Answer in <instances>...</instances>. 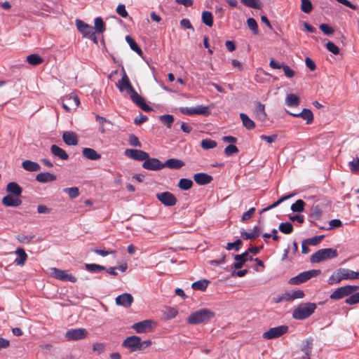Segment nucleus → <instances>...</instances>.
Returning <instances> with one entry per match:
<instances>
[{
	"label": "nucleus",
	"mask_w": 359,
	"mask_h": 359,
	"mask_svg": "<svg viewBox=\"0 0 359 359\" xmlns=\"http://www.w3.org/2000/svg\"><path fill=\"white\" fill-rule=\"evenodd\" d=\"M116 86L121 92L126 90L131 100L142 110L146 112L152 111V108L144 102L143 97L135 90L124 70L122 78L118 81Z\"/></svg>",
	"instance_id": "nucleus-1"
},
{
	"label": "nucleus",
	"mask_w": 359,
	"mask_h": 359,
	"mask_svg": "<svg viewBox=\"0 0 359 359\" xmlns=\"http://www.w3.org/2000/svg\"><path fill=\"white\" fill-rule=\"evenodd\" d=\"M359 279V272L348 269L340 268L334 271L328 278L329 285L339 283L343 280Z\"/></svg>",
	"instance_id": "nucleus-2"
},
{
	"label": "nucleus",
	"mask_w": 359,
	"mask_h": 359,
	"mask_svg": "<svg viewBox=\"0 0 359 359\" xmlns=\"http://www.w3.org/2000/svg\"><path fill=\"white\" fill-rule=\"evenodd\" d=\"M215 316V313L208 309H201L192 313L187 318L188 323L196 325L206 323Z\"/></svg>",
	"instance_id": "nucleus-3"
},
{
	"label": "nucleus",
	"mask_w": 359,
	"mask_h": 359,
	"mask_svg": "<svg viewBox=\"0 0 359 359\" xmlns=\"http://www.w3.org/2000/svg\"><path fill=\"white\" fill-rule=\"evenodd\" d=\"M316 304L308 302L299 304L292 312V318L296 320H304L310 317L316 311Z\"/></svg>",
	"instance_id": "nucleus-4"
},
{
	"label": "nucleus",
	"mask_w": 359,
	"mask_h": 359,
	"mask_svg": "<svg viewBox=\"0 0 359 359\" xmlns=\"http://www.w3.org/2000/svg\"><path fill=\"white\" fill-rule=\"evenodd\" d=\"M337 256L338 253L335 249H320L311 256L310 261L312 263H319L327 259L335 258Z\"/></svg>",
	"instance_id": "nucleus-5"
},
{
	"label": "nucleus",
	"mask_w": 359,
	"mask_h": 359,
	"mask_svg": "<svg viewBox=\"0 0 359 359\" xmlns=\"http://www.w3.org/2000/svg\"><path fill=\"white\" fill-rule=\"evenodd\" d=\"M320 270L312 269L306 271L302 272L297 276L291 278L289 280V283L291 285H299L306 282L313 277H316L320 273Z\"/></svg>",
	"instance_id": "nucleus-6"
},
{
	"label": "nucleus",
	"mask_w": 359,
	"mask_h": 359,
	"mask_svg": "<svg viewBox=\"0 0 359 359\" xmlns=\"http://www.w3.org/2000/svg\"><path fill=\"white\" fill-rule=\"evenodd\" d=\"M359 289L356 285H346L338 287L330 296V299L338 300L353 294Z\"/></svg>",
	"instance_id": "nucleus-7"
},
{
	"label": "nucleus",
	"mask_w": 359,
	"mask_h": 359,
	"mask_svg": "<svg viewBox=\"0 0 359 359\" xmlns=\"http://www.w3.org/2000/svg\"><path fill=\"white\" fill-rule=\"evenodd\" d=\"M50 271L51 276L57 280L71 283H76L77 281V278L72 273H69L67 270L52 268Z\"/></svg>",
	"instance_id": "nucleus-8"
},
{
	"label": "nucleus",
	"mask_w": 359,
	"mask_h": 359,
	"mask_svg": "<svg viewBox=\"0 0 359 359\" xmlns=\"http://www.w3.org/2000/svg\"><path fill=\"white\" fill-rule=\"evenodd\" d=\"M76 25L79 32H81L84 37L93 39L95 41H96L94 28L91 25L85 23L81 20H76Z\"/></svg>",
	"instance_id": "nucleus-9"
},
{
	"label": "nucleus",
	"mask_w": 359,
	"mask_h": 359,
	"mask_svg": "<svg viewBox=\"0 0 359 359\" xmlns=\"http://www.w3.org/2000/svg\"><path fill=\"white\" fill-rule=\"evenodd\" d=\"M288 330L287 325H280L270 328L268 331L262 334L264 339H273L281 337L285 334Z\"/></svg>",
	"instance_id": "nucleus-10"
},
{
	"label": "nucleus",
	"mask_w": 359,
	"mask_h": 359,
	"mask_svg": "<svg viewBox=\"0 0 359 359\" xmlns=\"http://www.w3.org/2000/svg\"><path fill=\"white\" fill-rule=\"evenodd\" d=\"M88 332L85 328L71 329L65 333V337L68 341H76L85 339Z\"/></svg>",
	"instance_id": "nucleus-11"
},
{
	"label": "nucleus",
	"mask_w": 359,
	"mask_h": 359,
	"mask_svg": "<svg viewBox=\"0 0 359 359\" xmlns=\"http://www.w3.org/2000/svg\"><path fill=\"white\" fill-rule=\"evenodd\" d=\"M62 102V107L67 111L75 109L80 104L79 97L74 94L65 96Z\"/></svg>",
	"instance_id": "nucleus-12"
},
{
	"label": "nucleus",
	"mask_w": 359,
	"mask_h": 359,
	"mask_svg": "<svg viewBox=\"0 0 359 359\" xmlns=\"http://www.w3.org/2000/svg\"><path fill=\"white\" fill-rule=\"evenodd\" d=\"M180 111L184 114L189 116L200 114L207 116L210 114V111L209 110L208 107L203 105H198L196 107L192 108H181Z\"/></svg>",
	"instance_id": "nucleus-13"
},
{
	"label": "nucleus",
	"mask_w": 359,
	"mask_h": 359,
	"mask_svg": "<svg viewBox=\"0 0 359 359\" xmlns=\"http://www.w3.org/2000/svg\"><path fill=\"white\" fill-rule=\"evenodd\" d=\"M156 196V198L165 206H174L177 202L174 194L169 191L158 193Z\"/></svg>",
	"instance_id": "nucleus-14"
},
{
	"label": "nucleus",
	"mask_w": 359,
	"mask_h": 359,
	"mask_svg": "<svg viewBox=\"0 0 359 359\" xmlns=\"http://www.w3.org/2000/svg\"><path fill=\"white\" fill-rule=\"evenodd\" d=\"M139 345H140V337L136 335L128 337L122 343V346L130 349L131 352L139 351Z\"/></svg>",
	"instance_id": "nucleus-15"
},
{
	"label": "nucleus",
	"mask_w": 359,
	"mask_h": 359,
	"mask_svg": "<svg viewBox=\"0 0 359 359\" xmlns=\"http://www.w3.org/2000/svg\"><path fill=\"white\" fill-rule=\"evenodd\" d=\"M154 322L151 320H144L133 324L132 327L137 333H147L152 330Z\"/></svg>",
	"instance_id": "nucleus-16"
},
{
	"label": "nucleus",
	"mask_w": 359,
	"mask_h": 359,
	"mask_svg": "<svg viewBox=\"0 0 359 359\" xmlns=\"http://www.w3.org/2000/svg\"><path fill=\"white\" fill-rule=\"evenodd\" d=\"M125 154L128 158L139 161H144L147 158H149V154L142 150L127 149L125 151Z\"/></svg>",
	"instance_id": "nucleus-17"
},
{
	"label": "nucleus",
	"mask_w": 359,
	"mask_h": 359,
	"mask_svg": "<svg viewBox=\"0 0 359 359\" xmlns=\"http://www.w3.org/2000/svg\"><path fill=\"white\" fill-rule=\"evenodd\" d=\"M142 167L148 170H160L163 168V163L161 162L160 160L156 158H151L149 156V158H147L143 164Z\"/></svg>",
	"instance_id": "nucleus-18"
},
{
	"label": "nucleus",
	"mask_w": 359,
	"mask_h": 359,
	"mask_svg": "<svg viewBox=\"0 0 359 359\" xmlns=\"http://www.w3.org/2000/svg\"><path fill=\"white\" fill-rule=\"evenodd\" d=\"M269 66L272 69H283L284 74L287 78H292L294 76V72L287 65L280 64L274 59H271Z\"/></svg>",
	"instance_id": "nucleus-19"
},
{
	"label": "nucleus",
	"mask_w": 359,
	"mask_h": 359,
	"mask_svg": "<svg viewBox=\"0 0 359 359\" xmlns=\"http://www.w3.org/2000/svg\"><path fill=\"white\" fill-rule=\"evenodd\" d=\"M236 262L233 264V267L236 269H241L245 262L248 260L252 261V257L248 254V252H245L241 255H234Z\"/></svg>",
	"instance_id": "nucleus-20"
},
{
	"label": "nucleus",
	"mask_w": 359,
	"mask_h": 359,
	"mask_svg": "<svg viewBox=\"0 0 359 359\" xmlns=\"http://www.w3.org/2000/svg\"><path fill=\"white\" fill-rule=\"evenodd\" d=\"M253 114L256 119L259 121H265L267 118V114L265 111V106L260 102H257L255 108L253 110Z\"/></svg>",
	"instance_id": "nucleus-21"
},
{
	"label": "nucleus",
	"mask_w": 359,
	"mask_h": 359,
	"mask_svg": "<svg viewBox=\"0 0 359 359\" xmlns=\"http://www.w3.org/2000/svg\"><path fill=\"white\" fill-rule=\"evenodd\" d=\"M133 302V297L130 294L124 293L116 298V304L119 306L128 308Z\"/></svg>",
	"instance_id": "nucleus-22"
},
{
	"label": "nucleus",
	"mask_w": 359,
	"mask_h": 359,
	"mask_svg": "<svg viewBox=\"0 0 359 359\" xmlns=\"http://www.w3.org/2000/svg\"><path fill=\"white\" fill-rule=\"evenodd\" d=\"M2 204L6 207H18L22 204L19 197L8 194L2 198Z\"/></svg>",
	"instance_id": "nucleus-23"
},
{
	"label": "nucleus",
	"mask_w": 359,
	"mask_h": 359,
	"mask_svg": "<svg viewBox=\"0 0 359 359\" xmlns=\"http://www.w3.org/2000/svg\"><path fill=\"white\" fill-rule=\"evenodd\" d=\"M64 142L69 146H75L78 144L77 135L72 131H65L62 134Z\"/></svg>",
	"instance_id": "nucleus-24"
},
{
	"label": "nucleus",
	"mask_w": 359,
	"mask_h": 359,
	"mask_svg": "<svg viewBox=\"0 0 359 359\" xmlns=\"http://www.w3.org/2000/svg\"><path fill=\"white\" fill-rule=\"evenodd\" d=\"M289 114L294 117H301L306 121L307 124H311L313 121V114L309 109H304L300 113L294 114L287 111Z\"/></svg>",
	"instance_id": "nucleus-25"
},
{
	"label": "nucleus",
	"mask_w": 359,
	"mask_h": 359,
	"mask_svg": "<svg viewBox=\"0 0 359 359\" xmlns=\"http://www.w3.org/2000/svg\"><path fill=\"white\" fill-rule=\"evenodd\" d=\"M194 180L199 185H205L211 182L212 177L204 172L196 173L194 175Z\"/></svg>",
	"instance_id": "nucleus-26"
},
{
	"label": "nucleus",
	"mask_w": 359,
	"mask_h": 359,
	"mask_svg": "<svg viewBox=\"0 0 359 359\" xmlns=\"http://www.w3.org/2000/svg\"><path fill=\"white\" fill-rule=\"evenodd\" d=\"M304 295V292L302 290H297L285 293L281 300L292 302L296 299H302Z\"/></svg>",
	"instance_id": "nucleus-27"
},
{
	"label": "nucleus",
	"mask_w": 359,
	"mask_h": 359,
	"mask_svg": "<svg viewBox=\"0 0 359 359\" xmlns=\"http://www.w3.org/2000/svg\"><path fill=\"white\" fill-rule=\"evenodd\" d=\"M163 168H168L170 169L178 170L182 168L184 165V163L177 158H170L168 159L165 163H163Z\"/></svg>",
	"instance_id": "nucleus-28"
},
{
	"label": "nucleus",
	"mask_w": 359,
	"mask_h": 359,
	"mask_svg": "<svg viewBox=\"0 0 359 359\" xmlns=\"http://www.w3.org/2000/svg\"><path fill=\"white\" fill-rule=\"evenodd\" d=\"M82 154L86 158L93 161H96L101 158V155L92 148H83Z\"/></svg>",
	"instance_id": "nucleus-29"
},
{
	"label": "nucleus",
	"mask_w": 359,
	"mask_h": 359,
	"mask_svg": "<svg viewBox=\"0 0 359 359\" xmlns=\"http://www.w3.org/2000/svg\"><path fill=\"white\" fill-rule=\"evenodd\" d=\"M6 191L12 194L15 196L20 197L22 194V189L18 184L12 182H9L6 186Z\"/></svg>",
	"instance_id": "nucleus-30"
},
{
	"label": "nucleus",
	"mask_w": 359,
	"mask_h": 359,
	"mask_svg": "<svg viewBox=\"0 0 359 359\" xmlns=\"http://www.w3.org/2000/svg\"><path fill=\"white\" fill-rule=\"evenodd\" d=\"M50 151L54 156L60 158L62 160H67L69 158L67 152L56 144H53L50 147Z\"/></svg>",
	"instance_id": "nucleus-31"
},
{
	"label": "nucleus",
	"mask_w": 359,
	"mask_h": 359,
	"mask_svg": "<svg viewBox=\"0 0 359 359\" xmlns=\"http://www.w3.org/2000/svg\"><path fill=\"white\" fill-rule=\"evenodd\" d=\"M56 180V176L50 172H41L36 175V180L39 182L46 183L48 182H53Z\"/></svg>",
	"instance_id": "nucleus-32"
},
{
	"label": "nucleus",
	"mask_w": 359,
	"mask_h": 359,
	"mask_svg": "<svg viewBox=\"0 0 359 359\" xmlns=\"http://www.w3.org/2000/svg\"><path fill=\"white\" fill-rule=\"evenodd\" d=\"M261 234L260 228L258 226H255L253 228L252 232L248 233L245 231L241 232V236L245 240H253L259 237Z\"/></svg>",
	"instance_id": "nucleus-33"
},
{
	"label": "nucleus",
	"mask_w": 359,
	"mask_h": 359,
	"mask_svg": "<svg viewBox=\"0 0 359 359\" xmlns=\"http://www.w3.org/2000/svg\"><path fill=\"white\" fill-rule=\"evenodd\" d=\"M22 166L25 170L30 172L39 171L41 169V166L39 163L29 160L24 161L22 163Z\"/></svg>",
	"instance_id": "nucleus-34"
},
{
	"label": "nucleus",
	"mask_w": 359,
	"mask_h": 359,
	"mask_svg": "<svg viewBox=\"0 0 359 359\" xmlns=\"http://www.w3.org/2000/svg\"><path fill=\"white\" fill-rule=\"evenodd\" d=\"M239 116L242 121L243 126L246 129L252 130L255 128V123L251 118H250L247 114L241 113Z\"/></svg>",
	"instance_id": "nucleus-35"
},
{
	"label": "nucleus",
	"mask_w": 359,
	"mask_h": 359,
	"mask_svg": "<svg viewBox=\"0 0 359 359\" xmlns=\"http://www.w3.org/2000/svg\"><path fill=\"white\" fill-rule=\"evenodd\" d=\"M15 254L18 255V257L15 259V263L20 266L24 265L27 259V255L25 250L22 248H18L15 250Z\"/></svg>",
	"instance_id": "nucleus-36"
},
{
	"label": "nucleus",
	"mask_w": 359,
	"mask_h": 359,
	"mask_svg": "<svg viewBox=\"0 0 359 359\" xmlns=\"http://www.w3.org/2000/svg\"><path fill=\"white\" fill-rule=\"evenodd\" d=\"M285 103L290 107H297L300 103V99L295 94H288L285 98Z\"/></svg>",
	"instance_id": "nucleus-37"
},
{
	"label": "nucleus",
	"mask_w": 359,
	"mask_h": 359,
	"mask_svg": "<svg viewBox=\"0 0 359 359\" xmlns=\"http://www.w3.org/2000/svg\"><path fill=\"white\" fill-rule=\"evenodd\" d=\"M241 3L254 9H261L263 6L260 0H241Z\"/></svg>",
	"instance_id": "nucleus-38"
},
{
	"label": "nucleus",
	"mask_w": 359,
	"mask_h": 359,
	"mask_svg": "<svg viewBox=\"0 0 359 359\" xmlns=\"http://www.w3.org/2000/svg\"><path fill=\"white\" fill-rule=\"evenodd\" d=\"M209 281L207 280H200L191 284L192 289L195 290L205 291L208 285Z\"/></svg>",
	"instance_id": "nucleus-39"
},
{
	"label": "nucleus",
	"mask_w": 359,
	"mask_h": 359,
	"mask_svg": "<svg viewBox=\"0 0 359 359\" xmlns=\"http://www.w3.org/2000/svg\"><path fill=\"white\" fill-rule=\"evenodd\" d=\"M126 40L133 50L136 52L139 55H142L143 52L142 49L139 47V46L133 38H131L130 36H126Z\"/></svg>",
	"instance_id": "nucleus-40"
},
{
	"label": "nucleus",
	"mask_w": 359,
	"mask_h": 359,
	"mask_svg": "<svg viewBox=\"0 0 359 359\" xmlns=\"http://www.w3.org/2000/svg\"><path fill=\"white\" fill-rule=\"evenodd\" d=\"M27 61L29 65L36 66L41 64L43 60L36 54H32L27 57Z\"/></svg>",
	"instance_id": "nucleus-41"
},
{
	"label": "nucleus",
	"mask_w": 359,
	"mask_h": 359,
	"mask_svg": "<svg viewBox=\"0 0 359 359\" xmlns=\"http://www.w3.org/2000/svg\"><path fill=\"white\" fill-rule=\"evenodd\" d=\"M202 21L205 25L211 27L213 25V16L212 13L210 11H203L202 13Z\"/></svg>",
	"instance_id": "nucleus-42"
},
{
	"label": "nucleus",
	"mask_w": 359,
	"mask_h": 359,
	"mask_svg": "<svg viewBox=\"0 0 359 359\" xmlns=\"http://www.w3.org/2000/svg\"><path fill=\"white\" fill-rule=\"evenodd\" d=\"M178 187L182 190H189L193 186L192 180L187 178L180 179L178 182Z\"/></svg>",
	"instance_id": "nucleus-43"
},
{
	"label": "nucleus",
	"mask_w": 359,
	"mask_h": 359,
	"mask_svg": "<svg viewBox=\"0 0 359 359\" xmlns=\"http://www.w3.org/2000/svg\"><path fill=\"white\" fill-rule=\"evenodd\" d=\"M306 345L302 348V351L304 353V358L310 359L311 353L313 348L312 339H308L305 341Z\"/></svg>",
	"instance_id": "nucleus-44"
},
{
	"label": "nucleus",
	"mask_w": 359,
	"mask_h": 359,
	"mask_svg": "<svg viewBox=\"0 0 359 359\" xmlns=\"http://www.w3.org/2000/svg\"><path fill=\"white\" fill-rule=\"evenodd\" d=\"M293 196L292 194H288V195H286V196H283L282 197H280L277 201L274 202L273 203H272L271 205H270L269 206L264 208L262 212H266V211H268L272 208H274L276 207H277L278 205H280L281 203H283V201H285V200L291 198L292 196Z\"/></svg>",
	"instance_id": "nucleus-45"
},
{
	"label": "nucleus",
	"mask_w": 359,
	"mask_h": 359,
	"mask_svg": "<svg viewBox=\"0 0 359 359\" xmlns=\"http://www.w3.org/2000/svg\"><path fill=\"white\" fill-rule=\"evenodd\" d=\"M93 28L97 33H103L104 32L105 25L100 17H97L95 19V27Z\"/></svg>",
	"instance_id": "nucleus-46"
},
{
	"label": "nucleus",
	"mask_w": 359,
	"mask_h": 359,
	"mask_svg": "<svg viewBox=\"0 0 359 359\" xmlns=\"http://www.w3.org/2000/svg\"><path fill=\"white\" fill-rule=\"evenodd\" d=\"M159 120L162 121L168 128H170L174 122V117L172 115L165 114L159 116Z\"/></svg>",
	"instance_id": "nucleus-47"
},
{
	"label": "nucleus",
	"mask_w": 359,
	"mask_h": 359,
	"mask_svg": "<svg viewBox=\"0 0 359 359\" xmlns=\"http://www.w3.org/2000/svg\"><path fill=\"white\" fill-rule=\"evenodd\" d=\"M279 230L283 233L290 234L293 231V226L290 222H282L279 225Z\"/></svg>",
	"instance_id": "nucleus-48"
},
{
	"label": "nucleus",
	"mask_w": 359,
	"mask_h": 359,
	"mask_svg": "<svg viewBox=\"0 0 359 359\" xmlns=\"http://www.w3.org/2000/svg\"><path fill=\"white\" fill-rule=\"evenodd\" d=\"M305 203L302 199L297 200L294 203L291 205V210L293 212H301L304 210Z\"/></svg>",
	"instance_id": "nucleus-49"
},
{
	"label": "nucleus",
	"mask_w": 359,
	"mask_h": 359,
	"mask_svg": "<svg viewBox=\"0 0 359 359\" xmlns=\"http://www.w3.org/2000/svg\"><path fill=\"white\" fill-rule=\"evenodd\" d=\"M85 268L90 272H98L105 270V267L96 264H86Z\"/></svg>",
	"instance_id": "nucleus-50"
},
{
	"label": "nucleus",
	"mask_w": 359,
	"mask_h": 359,
	"mask_svg": "<svg viewBox=\"0 0 359 359\" xmlns=\"http://www.w3.org/2000/svg\"><path fill=\"white\" fill-rule=\"evenodd\" d=\"M301 10L305 13H310L313 10V5L310 0L301 1Z\"/></svg>",
	"instance_id": "nucleus-51"
},
{
	"label": "nucleus",
	"mask_w": 359,
	"mask_h": 359,
	"mask_svg": "<svg viewBox=\"0 0 359 359\" xmlns=\"http://www.w3.org/2000/svg\"><path fill=\"white\" fill-rule=\"evenodd\" d=\"M63 191L67 194L70 198L73 199L79 196V189L76 187L65 188Z\"/></svg>",
	"instance_id": "nucleus-52"
},
{
	"label": "nucleus",
	"mask_w": 359,
	"mask_h": 359,
	"mask_svg": "<svg viewBox=\"0 0 359 359\" xmlns=\"http://www.w3.org/2000/svg\"><path fill=\"white\" fill-rule=\"evenodd\" d=\"M201 146L204 149H210L216 147L217 142L210 139H205L201 141Z\"/></svg>",
	"instance_id": "nucleus-53"
},
{
	"label": "nucleus",
	"mask_w": 359,
	"mask_h": 359,
	"mask_svg": "<svg viewBox=\"0 0 359 359\" xmlns=\"http://www.w3.org/2000/svg\"><path fill=\"white\" fill-rule=\"evenodd\" d=\"M324 235L313 236L310 238L306 239V243L309 245L316 246L318 245L324 238Z\"/></svg>",
	"instance_id": "nucleus-54"
},
{
	"label": "nucleus",
	"mask_w": 359,
	"mask_h": 359,
	"mask_svg": "<svg viewBox=\"0 0 359 359\" xmlns=\"http://www.w3.org/2000/svg\"><path fill=\"white\" fill-rule=\"evenodd\" d=\"M247 25L249 29H251L254 34H258V25L256 20L254 18H248L247 20Z\"/></svg>",
	"instance_id": "nucleus-55"
},
{
	"label": "nucleus",
	"mask_w": 359,
	"mask_h": 359,
	"mask_svg": "<svg viewBox=\"0 0 359 359\" xmlns=\"http://www.w3.org/2000/svg\"><path fill=\"white\" fill-rule=\"evenodd\" d=\"M348 167L352 172H359V158H355L348 163Z\"/></svg>",
	"instance_id": "nucleus-56"
},
{
	"label": "nucleus",
	"mask_w": 359,
	"mask_h": 359,
	"mask_svg": "<svg viewBox=\"0 0 359 359\" xmlns=\"http://www.w3.org/2000/svg\"><path fill=\"white\" fill-rule=\"evenodd\" d=\"M242 245V241L240 239H237L235 242L233 243H228L226 246V249L227 250H234L235 251H238L239 249H240V246Z\"/></svg>",
	"instance_id": "nucleus-57"
},
{
	"label": "nucleus",
	"mask_w": 359,
	"mask_h": 359,
	"mask_svg": "<svg viewBox=\"0 0 359 359\" xmlns=\"http://www.w3.org/2000/svg\"><path fill=\"white\" fill-rule=\"evenodd\" d=\"M34 238V235L26 236L25 234H18L16 237L17 240L21 243H29Z\"/></svg>",
	"instance_id": "nucleus-58"
},
{
	"label": "nucleus",
	"mask_w": 359,
	"mask_h": 359,
	"mask_svg": "<svg viewBox=\"0 0 359 359\" xmlns=\"http://www.w3.org/2000/svg\"><path fill=\"white\" fill-rule=\"evenodd\" d=\"M238 147L233 144H229L224 149V154L227 156H232L233 154L238 153Z\"/></svg>",
	"instance_id": "nucleus-59"
},
{
	"label": "nucleus",
	"mask_w": 359,
	"mask_h": 359,
	"mask_svg": "<svg viewBox=\"0 0 359 359\" xmlns=\"http://www.w3.org/2000/svg\"><path fill=\"white\" fill-rule=\"evenodd\" d=\"M326 48L334 55H338L339 53V48L332 42L327 41L325 44Z\"/></svg>",
	"instance_id": "nucleus-60"
},
{
	"label": "nucleus",
	"mask_w": 359,
	"mask_h": 359,
	"mask_svg": "<svg viewBox=\"0 0 359 359\" xmlns=\"http://www.w3.org/2000/svg\"><path fill=\"white\" fill-rule=\"evenodd\" d=\"M128 142H129L130 145L133 146V147H141V146H142L140 142L139 141L138 137L133 134H131L129 135Z\"/></svg>",
	"instance_id": "nucleus-61"
},
{
	"label": "nucleus",
	"mask_w": 359,
	"mask_h": 359,
	"mask_svg": "<svg viewBox=\"0 0 359 359\" xmlns=\"http://www.w3.org/2000/svg\"><path fill=\"white\" fill-rule=\"evenodd\" d=\"M345 302L349 305L359 303V292L357 293H355V294H352L351 296H350L349 297H348L345 300Z\"/></svg>",
	"instance_id": "nucleus-62"
},
{
	"label": "nucleus",
	"mask_w": 359,
	"mask_h": 359,
	"mask_svg": "<svg viewBox=\"0 0 359 359\" xmlns=\"http://www.w3.org/2000/svg\"><path fill=\"white\" fill-rule=\"evenodd\" d=\"M320 29L326 35H331L334 32V29L327 24H321L320 25Z\"/></svg>",
	"instance_id": "nucleus-63"
},
{
	"label": "nucleus",
	"mask_w": 359,
	"mask_h": 359,
	"mask_svg": "<svg viewBox=\"0 0 359 359\" xmlns=\"http://www.w3.org/2000/svg\"><path fill=\"white\" fill-rule=\"evenodd\" d=\"M116 11L122 18H126L128 15L126 6L123 4H119L116 8Z\"/></svg>",
	"instance_id": "nucleus-64"
}]
</instances>
